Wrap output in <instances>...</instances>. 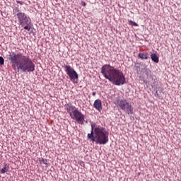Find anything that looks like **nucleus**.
<instances>
[{
    "label": "nucleus",
    "mask_w": 181,
    "mask_h": 181,
    "mask_svg": "<svg viewBox=\"0 0 181 181\" xmlns=\"http://www.w3.org/2000/svg\"><path fill=\"white\" fill-rule=\"evenodd\" d=\"M101 73L105 78L109 80L115 86H124L125 83L124 73L110 64L103 65L101 68Z\"/></svg>",
    "instance_id": "2"
},
{
    "label": "nucleus",
    "mask_w": 181,
    "mask_h": 181,
    "mask_svg": "<svg viewBox=\"0 0 181 181\" xmlns=\"http://www.w3.org/2000/svg\"><path fill=\"white\" fill-rule=\"evenodd\" d=\"M117 107L122 110L126 114H134V107L132 105L127 101V100L119 99V98H117L116 101L115 102Z\"/></svg>",
    "instance_id": "5"
},
{
    "label": "nucleus",
    "mask_w": 181,
    "mask_h": 181,
    "mask_svg": "<svg viewBox=\"0 0 181 181\" xmlns=\"http://www.w3.org/2000/svg\"><path fill=\"white\" fill-rule=\"evenodd\" d=\"M8 172V165L5 164L4 167L1 170V173H6Z\"/></svg>",
    "instance_id": "12"
},
{
    "label": "nucleus",
    "mask_w": 181,
    "mask_h": 181,
    "mask_svg": "<svg viewBox=\"0 0 181 181\" xmlns=\"http://www.w3.org/2000/svg\"><path fill=\"white\" fill-rule=\"evenodd\" d=\"M70 117L72 119H75L78 124H81V125L84 124L85 116L81 112L78 111V109L74 110V112L71 114Z\"/></svg>",
    "instance_id": "7"
},
{
    "label": "nucleus",
    "mask_w": 181,
    "mask_h": 181,
    "mask_svg": "<svg viewBox=\"0 0 181 181\" xmlns=\"http://www.w3.org/2000/svg\"><path fill=\"white\" fill-rule=\"evenodd\" d=\"M151 60L154 63H159V57L156 54H151Z\"/></svg>",
    "instance_id": "11"
},
{
    "label": "nucleus",
    "mask_w": 181,
    "mask_h": 181,
    "mask_svg": "<svg viewBox=\"0 0 181 181\" xmlns=\"http://www.w3.org/2000/svg\"><path fill=\"white\" fill-rule=\"evenodd\" d=\"M40 163H43L44 165H47V160L45 158H42L40 160Z\"/></svg>",
    "instance_id": "13"
},
{
    "label": "nucleus",
    "mask_w": 181,
    "mask_h": 181,
    "mask_svg": "<svg viewBox=\"0 0 181 181\" xmlns=\"http://www.w3.org/2000/svg\"><path fill=\"white\" fill-rule=\"evenodd\" d=\"M4 63H5V60L2 57H0V65L4 66Z\"/></svg>",
    "instance_id": "15"
},
{
    "label": "nucleus",
    "mask_w": 181,
    "mask_h": 181,
    "mask_svg": "<svg viewBox=\"0 0 181 181\" xmlns=\"http://www.w3.org/2000/svg\"><path fill=\"white\" fill-rule=\"evenodd\" d=\"M82 6H86V2L82 1Z\"/></svg>",
    "instance_id": "19"
},
{
    "label": "nucleus",
    "mask_w": 181,
    "mask_h": 181,
    "mask_svg": "<svg viewBox=\"0 0 181 181\" xmlns=\"http://www.w3.org/2000/svg\"><path fill=\"white\" fill-rule=\"evenodd\" d=\"M138 57L139 59H141V60H147L148 53L147 52L139 53Z\"/></svg>",
    "instance_id": "10"
},
{
    "label": "nucleus",
    "mask_w": 181,
    "mask_h": 181,
    "mask_svg": "<svg viewBox=\"0 0 181 181\" xmlns=\"http://www.w3.org/2000/svg\"><path fill=\"white\" fill-rule=\"evenodd\" d=\"M16 2H17L18 4H19L20 5H23V1H19V0H16Z\"/></svg>",
    "instance_id": "17"
},
{
    "label": "nucleus",
    "mask_w": 181,
    "mask_h": 181,
    "mask_svg": "<svg viewBox=\"0 0 181 181\" xmlns=\"http://www.w3.org/2000/svg\"><path fill=\"white\" fill-rule=\"evenodd\" d=\"M65 108L70 117L71 116V114H73L74 111L77 110L75 106L71 105L70 103L65 105Z\"/></svg>",
    "instance_id": "8"
},
{
    "label": "nucleus",
    "mask_w": 181,
    "mask_h": 181,
    "mask_svg": "<svg viewBox=\"0 0 181 181\" xmlns=\"http://www.w3.org/2000/svg\"><path fill=\"white\" fill-rule=\"evenodd\" d=\"M64 69L71 81H74L76 78V80L78 79V74L70 65H64Z\"/></svg>",
    "instance_id": "6"
},
{
    "label": "nucleus",
    "mask_w": 181,
    "mask_h": 181,
    "mask_svg": "<svg viewBox=\"0 0 181 181\" xmlns=\"http://www.w3.org/2000/svg\"><path fill=\"white\" fill-rule=\"evenodd\" d=\"M95 94H96L95 92H93L92 95H93V97H95Z\"/></svg>",
    "instance_id": "18"
},
{
    "label": "nucleus",
    "mask_w": 181,
    "mask_h": 181,
    "mask_svg": "<svg viewBox=\"0 0 181 181\" xmlns=\"http://www.w3.org/2000/svg\"><path fill=\"white\" fill-rule=\"evenodd\" d=\"M13 12L14 13H17L16 17L18 25L21 26V28H23L25 30L30 31V29H32V21L30 18H29L26 13L21 11L18 7H16L13 9Z\"/></svg>",
    "instance_id": "4"
},
{
    "label": "nucleus",
    "mask_w": 181,
    "mask_h": 181,
    "mask_svg": "<svg viewBox=\"0 0 181 181\" xmlns=\"http://www.w3.org/2000/svg\"><path fill=\"white\" fill-rule=\"evenodd\" d=\"M93 107L98 111L100 112L103 110V103H101V100L97 99L95 100L93 103Z\"/></svg>",
    "instance_id": "9"
},
{
    "label": "nucleus",
    "mask_w": 181,
    "mask_h": 181,
    "mask_svg": "<svg viewBox=\"0 0 181 181\" xmlns=\"http://www.w3.org/2000/svg\"><path fill=\"white\" fill-rule=\"evenodd\" d=\"M129 25H132V26H138V24L132 21H129Z\"/></svg>",
    "instance_id": "14"
},
{
    "label": "nucleus",
    "mask_w": 181,
    "mask_h": 181,
    "mask_svg": "<svg viewBox=\"0 0 181 181\" xmlns=\"http://www.w3.org/2000/svg\"><path fill=\"white\" fill-rule=\"evenodd\" d=\"M145 73H146V76H149V74L151 73V71L146 69V70L145 71Z\"/></svg>",
    "instance_id": "16"
},
{
    "label": "nucleus",
    "mask_w": 181,
    "mask_h": 181,
    "mask_svg": "<svg viewBox=\"0 0 181 181\" xmlns=\"http://www.w3.org/2000/svg\"><path fill=\"white\" fill-rule=\"evenodd\" d=\"M8 60L11 62V67L13 70L17 69L18 73L19 71H22V73H33V71H35V63L29 56H25L21 52L18 54L12 52L9 55Z\"/></svg>",
    "instance_id": "1"
},
{
    "label": "nucleus",
    "mask_w": 181,
    "mask_h": 181,
    "mask_svg": "<svg viewBox=\"0 0 181 181\" xmlns=\"http://www.w3.org/2000/svg\"><path fill=\"white\" fill-rule=\"evenodd\" d=\"M90 127L91 132L88 134V139L99 145H105L108 142L110 135L107 129L95 123L91 124Z\"/></svg>",
    "instance_id": "3"
}]
</instances>
